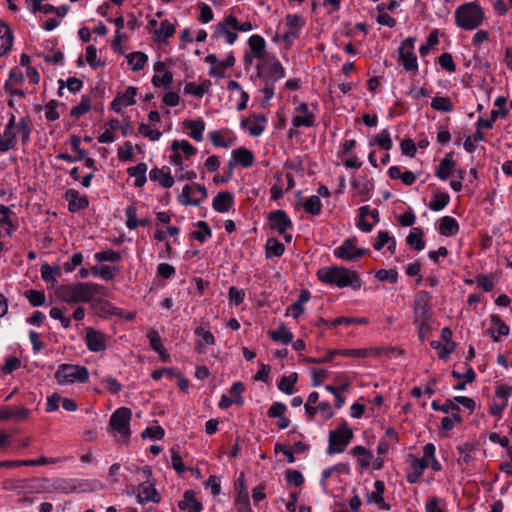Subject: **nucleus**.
Returning a JSON list of instances; mask_svg holds the SVG:
<instances>
[{
	"mask_svg": "<svg viewBox=\"0 0 512 512\" xmlns=\"http://www.w3.org/2000/svg\"><path fill=\"white\" fill-rule=\"evenodd\" d=\"M103 287L91 282H76L58 285L55 288L56 297L67 304L91 302L96 296H101Z\"/></svg>",
	"mask_w": 512,
	"mask_h": 512,
	"instance_id": "f257e3e1",
	"label": "nucleus"
},
{
	"mask_svg": "<svg viewBox=\"0 0 512 512\" xmlns=\"http://www.w3.org/2000/svg\"><path fill=\"white\" fill-rule=\"evenodd\" d=\"M317 278L325 284L335 285L338 288L351 286L357 290L362 285V281L355 271L342 266L323 267L317 271Z\"/></svg>",
	"mask_w": 512,
	"mask_h": 512,
	"instance_id": "f03ea898",
	"label": "nucleus"
},
{
	"mask_svg": "<svg viewBox=\"0 0 512 512\" xmlns=\"http://www.w3.org/2000/svg\"><path fill=\"white\" fill-rule=\"evenodd\" d=\"M484 20V11L477 2H468L455 10L457 26L465 30L478 28Z\"/></svg>",
	"mask_w": 512,
	"mask_h": 512,
	"instance_id": "7ed1b4c3",
	"label": "nucleus"
},
{
	"mask_svg": "<svg viewBox=\"0 0 512 512\" xmlns=\"http://www.w3.org/2000/svg\"><path fill=\"white\" fill-rule=\"evenodd\" d=\"M431 294L427 291H419L413 301L414 322L418 324L420 332L428 327L427 321L432 314Z\"/></svg>",
	"mask_w": 512,
	"mask_h": 512,
	"instance_id": "20e7f679",
	"label": "nucleus"
},
{
	"mask_svg": "<svg viewBox=\"0 0 512 512\" xmlns=\"http://www.w3.org/2000/svg\"><path fill=\"white\" fill-rule=\"evenodd\" d=\"M89 378L88 369L84 366L61 364L55 372V379L58 384L84 383Z\"/></svg>",
	"mask_w": 512,
	"mask_h": 512,
	"instance_id": "39448f33",
	"label": "nucleus"
},
{
	"mask_svg": "<svg viewBox=\"0 0 512 512\" xmlns=\"http://www.w3.org/2000/svg\"><path fill=\"white\" fill-rule=\"evenodd\" d=\"M132 412L127 407H120L116 409L109 421V427L115 435L121 437L122 439H128L131 431H130V420H131Z\"/></svg>",
	"mask_w": 512,
	"mask_h": 512,
	"instance_id": "423d86ee",
	"label": "nucleus"
},
{
	"mask_svg": "<svg viewBox=\"0 0 512 512\" xmlns=\"http://www.w3.org/2000/svg\"><path fill=\"white\" fill-rule=\"evenodd\" d=\"M353 438V432L346 424L336 430H332L329 433L327 454L333 455L336 453H342L351 442Z\"/></svg>",
	"mask_w": 512,
	"mask_h": 512,
	"instance_id": "0eeeda50",
	"label": "nucleus"
},
{
	"mask_svg": "<svg viewBox=\"0 0 512 512\" xmlns=\"http://www.w3.org/2000/svg\"><path fill=\"white\" fill-rule=\"evenodd\" d=\"M369 253L370 251L368 249L357 247L356 237L345 239L343 243L333 251L335 257L344 261H356Z\"/></svg>",
	"mask_w": 512,
	"mask_h": 512,
	"instance_id": "6e6552de",
	"label": "nucleus"
},
{
	"mask_svg": "<svg viewBox=\"0 0 512 512\" xmlns=\"http://www.w3.org/2000/svg\"><path fill=\"white\" fill-rule=\"evenodd\" d=\"M286 30L283 34V40L287 45H291L292 41L299 37L305 20L297 14H288L285 17Z\"/></svg>",
	"mask_w": 512,
	"mask_h": 512,
	"instance_id": "1a4fd4ad",
	"label": "nucleus"
},
{
	"mask_svg": "<svg viewBox=\"0 0 512 512\" xmlns=\"http://www.w3.org/2000/svg\"><path fill=\"white\" fill-rule=\"evenodd\" d=\"M235 490L237 493L236 496V505H237V511L238 512H252V509L250 507L249 503V494L247 491V487L244 482V473H241L236 484H235Z\"/></svg>",
	"mask_w": 512,
	"mask_h": 512,
	"instance_id": "9d476101",
	"label": "nucleus"
},
{
	"mask_svg": "<svg viewBox=\"0 0 512 512\" xmlns=\"http://www.w3.org/2000/svg\"><path fill=\"white\" fill-rule=\"evenodd\" d=\"M296 112L298 114L292 118V125L294 128L301 126L313 127L315 125V115L309 111L307 103H300L296 107Z\"/></svg>",
	"mask_w": 512,
	"mask_h": 512,
	"instance_id": "9b49d317",
	"label": "nucleus"
},
{
	"mask_svg": "<svg viewBox=\"0 0 512 512\" xmlns=\"http://www.w3.org/2000/svg\"><path fill=\"white\" fill-rule=\"evenodd\" d=\"M268 220L270 227L276 230L280 235L284 234L292 227V222L284 210L271 212L268 216Z\"/></svg>",
	"mask_w": 512,
	"mask_h": 512,
	"instance_id": "f8f14e48",
	"label": "nucleus"
},
{
	"mask_svg": "<svg viewBox=\"0 0 512 512\" xmlns=\"http://www.w3.org/2000/svg\"><path fill=\"white\" fill-rule=\"evenodd\" d=\"M85 342L91 352H102L106 349V335L93 328L86 330Z\"/></svg>",
	"mask_w": 512,
	"mask_h": 512,
	"instance_id": "ddd939ff",
	"label": "nucleus"
},
{
	"mask_svg": "<svg viewBox=\"0 0 512 512\" xmlns=\"http://www.w3.org/2000/svg\"><path fill=\"white\" fill-rule=\"evenodd\" d=\"M30 416V411L23 407L4 406L0 408V421H24Z\"/></svg>",
	"mask_w": 512,
	"mask_h": 512,
	"instance_id": "4468645a",
	"label": "nucleus"
},
{
	"mask_svg": "<svg viewBox=\"0 0 512 512\" xmlns=\"http://www.w3.org/2000/svg\"><path fill=\"white\" fill-rule=\"evenodd\" d=\"M16 118L15 115H11L4 133H3V143H2V152H7L9 150H12L16 146Z\"/></svg>",
	"mask_w": 512,
	"mask_h": 512,
	"instance_id": "2eb2a0df",
	"label": "nucleus"
},
{
	"mask_svg": "<svg viewBox=\"0 0 512 512\" xmlns=\"http://www.w3.org/2000/svg\"><path fill=\"white\" fill-rule=\"evenodd\" d=\"M222 36H225L227 43L230 45H232L238 37L236 31L232 28V25L228 24V16L215 26L212 34V37L216 39Z\"/></svg>",
	"mask_w": 512,
	"mask_h": 512,
	"instance_id": "dca6fc26",
	"label": "nucleus"
},
{
	"mask_svg": "<svg viewBox=\"0 0 512 512\" xmlns=\"http://www.w3.org/2000/svg\"><path fill=\"white\" fill-rule=\"evenodd\" d=\"M234 203V196L231 192L222 191L219 192L213 199V209L219 213L228 212Z\"/></svg>",
	"mask_w": 512,
	"mask_h": 512,
	"instance_id": "f3484780",
	"label": "nucleus"
},
{
	"mask_svg": "<svg viewBox=\"0 0 512 512\" xmlns=\"http://www.w3.org/2000/svg\"><path fill=\"white\" fill-rule=\"evenodd\" d=\"M138 502L141 504L147 503V502H159L160 496L157 493L156 489L154 488V485L148 482L141 483L138 486V495H137Z\"/></svg>",
	"mask_w": 512,
	"mask_h": 512,
	"instance_id": "a211bd4d",
	"label": "nucleus"
},
{
	"mask_svg": "<svg viewBox=\"0 0 512 512\" xmlns=\"http://www.w3.org/2000/svg\"><path fill=\"white\" fill-rule=\"evenodd\" d=\"M65 199L68 202L70 212H77L88 207L89 202L86 197H80L79 192L74 189H68L65 192Z\"/></svg>",
	"mask_w": 512,
	"mask_h": 512,
	"instance_id": "6ab92c4d",
	"label": "nucleus"
},
{
	"mask_svg": "<svg viewBox=\"0 0 512 512\" xmlns=\"http://www.w3.org/2000/svg\"><path fill=\"white\" fill-rule=\"evenodd\" d=\"M149 177L152 181L158 182L164 188H170L174 184V179L170 173L169 167H162L161 169L154 168L149 172Z\"/></svg>",
	"mask_w": 512,
	"mask_h": 512,
	"instance_id": "aec40b11",
	"label": "nucleus"
},
{
	"mask_svg": "<svg viewBox=\"0 0 512 512\" xmlns=\"http://www.w3.org/2000/svg\"><path fill=\"white\" fill-rule=\"evenodd\" d=\"M490 322L491 328L488 329V333L495 342L499 341L500 336H506L509 334V327L497 314H492L490 316Z\"/></svg>",
	"mask_w": 512,
	"mask_h": 512,
	"instance_id": "412c9836",
	"label": "nucleus"
},
{
	"mask_svg": "<svg viewBox=\"0 0 512 512\" xmlns=\"http://www.w3.org/2000/svg\"><path fill=\"white\" fill-rule=\"evenodd\" d=\"M13 41L12 30L0 20V57L6 55L12 49Z\"/></svg>",
	"mask_w": 512,
	"mask_h": 512,
	"instance_id": "4be33fe9",
	"label": "nucleus"
},
{
	"mask_svg": "<svg viewBox=\"0 0 512 512\" xmlns=\"http://www.w3.org/2000/svg\"><path fill=\"white\" fill-rule=\"evenodd\" d=\"M178 507L189 512H200L203 509L201 502L196 499L195 493L192 490L184 492L183 500L178 503Z\"/></svg>",
	"mask_w": 512,
	"mask_h": 512,
	"instance_id": "5701e85b",
	"label": "nucleus"
},
{
	"mask_svg": "<svg viewBox=\"0 0 512 512\" xmlns=\"http://www.w3.org/2000/svg\"><path fill=\"white\" fill-rule=\"evenodd\" d=\"M266 119L263 115L254 116L253 119L246 118L242 121V126L247 128L252 136H260L265 130Z\"/></svg>",
	"mask_w": 512,
	"mask_h": 512,
	"instance_id": "b1692460",
	"label": "nucleus"
},
{
	"mask_svg": "<svg viewBox=\"0 0 512 512\" xmlns=\"http://www.w3.org/2000/svg\"><path fill=\"white\" fill-rule=\"evenodd\" d=\"M41 278L44 282L51 284L52 287L58 283V278L61 276V269L59 266H52L48 263H44L40 268Z\"/></svg>",
	"mask_w": 512,
	"mask_h": 512,
	"instance_id": "393cba45",
	"label": "nucleus"
},
{
	"mask_svg": "<svg viewBox=\"0 0 512 512\" xmlns=\"http://www.w3.org/2000/svg\"><path fill=\"white\" fill-rule=\"evenodd\" d=\"M184 129L190 130L189 136L195 141L203 140V131L205 129V123L202 119L198 120H185L183 122Z\"/></svg>",
	"mask_w": 512,
	"mask_h": 512,
	"instance_id": "a878e982",
	"label": "nucleus"
},
{
	"mask_svg": "<svg viewBox=\"0 0 512 512\" xmlns=\"http://www.w3.org/2000/svg\"><path fill=\"white\" fill-rule=\"evenodd\" d=\"M438 230L443 236H453L459 231V225L455 218L444 216L439 220Z\"/></svg>",
	"mask_w": 512,
	"mask_h": 512,
	"instance_id": "bb28decb",
	"label": "nucleus"
},
{
	"mask_svg": "<svg viewBox=\"0 0 512 512\" xmlns=\"http://www.w3.org/2000/svg\"><path fill=\"white\" fill-rule=\"evenodd\" d=\"M428 467L426 460L421 458H412L411 468L412 472L407 475V481L411 484L418 482L423 472Z\"/></svg>",
	"mask_w": 512,
	"mask_h": 512,
	"instance_id": "cd10ccee",
	"label": "nucleus"
},
{
	"mask_svg": "<svg viewBox=\"0 0 512 512\" xmlns=\"http://www.w3.org/2000/svg\"><path fill=\"white\" fill-rule=\"evenodd\" d=\"M381 353H382V349H378V348L338 350V355H342L345 357H358V358H366L368 356H380Z\"/></svg>",
	"mask_w": 512,
	"mask_h": 512,
	"instance_id": "c85d7f7f",
	"label": "nucleus"
},
{
	"mask_svg": "<svg viewBox=\"0 0 512 512\" xmlns=\"http://www.w3.org/2000/svg\"><path fill=\"white\" fill-rule=\"evenodd\" d=\"M175 33V26L168 19L161 22L160 28L154 32V39L158 42L166 43Z\"/></svg>",
	"mask_w": 512,
	"mask_h": 512,
	"instance_id": "c756f323",
	"label": "nucleus"
},
{
	"mask_svg": "<svg viewBox=\"0 0 512 512\" xmlns=\"http://www.w3.org/2000/svg\"><path fill=\"white\" fill-rule=\"evenodd\" d=\"M248 45H249L251 54H253V57H255L257 59H263L265 48H266V42L262 36L252 35L248 39Z\"/></svg>",
	"mask_w": 512,
	"mask_h": 512,
	"instance_id": "7c9ffc66",
	"label": "nucleus"
},
{
	"mask_svg": "<svg viewBox=\"0 0 512 512\" xmlns=\"http://www.w3.org/2000/svg\"><path fill=\"white\" fill-rule=\"evenodd\" d=\"M270 338L275 342H281L284 345L289 344L293 340L292 332L281 323L277 330L268 331Z\"/></svg>",
	"mask_w": 512,
	"mask_h": 512,
	"instance_id": "2f4dec72",
	"label": "nucleus"
},
{
	"mask_svg": "<svg viewBox=\"0 0 512 512\" xmlns=\"http://www.w3.org/2000/svg\"><path fill=\"white\" fill-rule=\"evenodd\" d=\"M375 491L368 494V502H375L376 504L380 505L383 509L389 510L390 507L387 505L384 501L383 494L385 491V485L384 482L381 480H377L374 483Z\"/></svg>",
	"mask_w": 512,
	"mask_h": 512,
	"instance_id": "473e14b6",
	"label": "nucleus"
},
{
	"mask_svg": "<svg viewBox=\"0 0 512 512\" xmlns=\"http://www.w3.org/2000/svg\"><path fill=\"white\" fill-rule=\"evenodd\" d=\"M264 70L274 81L285 76V70L281 63L274 58L266 60L264 63Z\"/></svg>",
	"mask_w": 512,
	"mask_h": 512,
	"instance_id": "72a5a7b5",
	"label": "nucleus"
},
{
	"mask_svg": "<svg viewBox=\"0 0 512 512\" xmlns=\"http://www.w3.org/2000/svg\"><path fill=\"white\" fill-rule=\"evenodd\" d=\"M128 174L131 177L135 178L134 185L136 187H142L147 181L146 178V172H147V165L145 163H139L136 166L129 167L127 169Z\"/></svg>",
	"mask_w": 512,
	"mask_h": 512,
	"instance_id": "f704fd0d",
	"label": "nucleus"
},
{
	"mask_svg": "<svg viewBox=\"0 0 512 512\" xmlns=\"http://www.w3.org/2000/svg\"><path fill=\"white\" fill-rule=\"evenodd\" d=\"M234 160L245 168H248L254 163L253 153L246 148H238L232 151Z\"/></svg>",
	"mask_w": 512,
	"mask_h": 512,
	"instance_id": "c9c22d12",
	"label": "nucleus"
},
{
	"mask_svg": "<svg viewBox=\"0 0 512 512\" xmlns=\"http://www.w3.org/2000/svg\"><path fill=\"white\" fill-rule=\"evenodd\" d=\"M423 234L424 233L421 228H412V230L410 231L409 235L406 238L407 244L417 251L423 250L425 248Z\"/></svg>",
	"mask_w": 512,
	"mask_h": 512,
	"instance_id": "e433bc0d",
	"label": "nucleus"
},
{
	"mask_svg": "<svg viewBox=\"0 0 512 512\" xmlns=\"http://www.w3.org/2000/svg\"><path fill=\"white\" fill-rule=\"evenodd\" d=\"M454 167L455 162L452 160L450 155H447L444 159L440 161L439 167L436 170L435 175L441 180H446L449 177H451Z\"/></svg>",
	"mask_w": 512,
	"mask_h": 512,
	"instance_id": "4c0bfd02",
	"label": "nucleus"
},
{
	"mask_svg": "<svg viewBox=\"0 0 512 512\" xmlns=\"http://www.w3.org/2000/svg\"><path fill=\"white\" fill-rule=\"evenodd\" d=\"M310 299V293L307 290H302L299 298L289 308L288 312H291L294 318H298L304 312V304Z\"/></svg>",
	"mask_w": 512,
	"mask_h": 512,
	"instance_id": "58836bf2",
	"label": "nucleus"
},
{
	"mask_svg": "<svg viewBox=\"0 0 512 512\" xmlns=\"http://www.w3.org/2000/svg\"><path fill=\"white\" fill-rule=\"evenodd\" d=\"M399 58L406 71L418 70L417 57L413 51H399Z\"/></svg>",
	"mask_w": 512,
	"mask_h": 512,
	"instance_id": "ea45409f",
	"label": "nucleus"
},
{
	"mask_svg": "<svg viewBox=\"0 0 512 512\" xmlns=\"http://www.w3.org/2000/svg\"><path fill=\"white\" fill-rule=\"evenodd\" d=\"M285 251L284 245L276 238H269L266 242V258L280 257Z\"/></svg>",
	"mask_w": 512,
	"mask_h": 512,
	"instance_id": "a19ab883",
	"label": "nucleus"
},
{
	"mask_svg": "<svg viewBox=\"0 0 512 512\" xmlns=\"http://www.w3.org/2000/svg\"><path fill=\"white\" fill-rule=\"evenodd\" d=\"M171 150L173 152L181 151L185 158H189L196 154L197 149L190 144L187 140H174L171 144Z\"/></svg>",
	"mask_w": 512,
	"mask_h": 512,
	"instance_id": "79ce46f5",
	"label": "nucleus"
},
{
	"mask_svg": "<svg viewBox=\"0 0 512 512\" xmlns=\"http://www.w3.org/2000/svg\"><path fill=\"white\" fill-rule=\"evenodd\" d=\"M431 107L440 112H452L454 105L449 97L435 96L431 100Z\"/></svg>",
	"mask_w": 512,
	"mask_h": 512,
	"instance_id": "37998d69",
	"label": "nucleus"
},
{
	"mask_svg": "<svg viewBox=\"0 0 512 512\" xmlns=\"http://www.w3.org/2000/svg\"><path fill=\"white\" fill-rule=\"evenodd\" d=\"M148 57L143 52H132L127 55V61L132 66L134 71H139L144 68Z\"/></svg>",
	"mask_w": 512,
	"mask_h": 512,
	"instance_id": "c03bdc74",
	"label": "nucleus"
},
{
	"mask_svg": "<svg viewBox=\"0 0 512 512\" xmlns=\"http://www.w3.org/2000/svg\"><path fill=\"white\" fill-rule=\"evenodd\" d=\"M450 201V196L445 192H437L433 196V200L429 203V208L433 211H440L445 208Z\"/></svg>",
	"mask_w": 512,
	"mask_h": 512,
	"instance_id": "a18cd8bd",
	"label": "nucleus"
},
{
	"mask_svg": "<svg viewBox=\"0 0 512 512\" xmlns=\"http://www.w3.org/2000/svg\"><path fill=\"white\" fill-rule=\"evenodd\" d=\"M193 192L194 187L192 185H185L179 195V202L182 205L198 206L201 202V199L191 198Z\"/></svg>",
	"mask_w": 512,
	"mask_h": 512,
	"instance_id": "49530a36",
	"label": "nucleus"
},
{
	"mask_svg": "<svg viewBox=\"0 0 512 512\" xmlns=\"http://www.w3.org/2000/svg\"><path fill=\"white\" fill-rule=\"evenodd\" d=\"M297 373H292L288 376H284L282 377V379L280 380L279 384H278V388L288 394V395H291L293 392H294V385L295 383L297 382Z\"/></svg>",
	"mask_w": 512,
	"mask_h": 512,
	"instance_id": "de8ad7c7",
	"label": "nucleus"
},
{
	"mask_svg": "<svg viewBox=\"0 0 512 512\" xmlns=\"http://www.w3.org/2000/svg\"><path fill=\"white\" fill-rule=\"evenodd\" d=\"M373 144L378 145L380 148L388 151L393 147V142L390 137L389 131L384 129L379 134H377L373 139Z\"/></svg>",
	"mask_w": 512,
	"mask_h": 512,
	"instance_id": "09e8293b",
	"label": "nucleus"
},
{
	"mask_svg": "<svg viewBox=\"0 0 512 512\" xmlns=\"http://www.w3.org/2000/svg\"><path fill=\"white\" fill-rule=\"evenodd\" d=\"M94 257L98 262H118L121 259V254L118 251L108 249L95 253Z\"/></svg>",
	"mask_w": 512,
	"mask_h": 512,
	"instance_id": "8fccbe9b",
	"label": "nucleus"
},
{
	"mask_svg": "<svg viewBox=\"0 0 512 512\" xmlns=\"http://www.w3.org/2000/svg\"><path fill=\"white\" fill-rule=\"evenodd\" d=\"M321 201L316 195L310 196L303 204L306 212L312 215H318L321 212Z\"/></svg>",
	"mask_w": 512,
	"mask_h": 512,
	"instance_id": "3c124183",
	"label": "nucleus"
},
{
	"mask_svg": "<svg viewBox=\"0 0 512 512\" xmlns=\"http://www.w3.org/2000/svg\"><path fill=\"white\" fill-rule=\"evenodd\" d=\"M91 109V100L88 97H82L81 102L74 106L71 111L70 115L73 117H80L87 112H89Z\"/></svg>",
	"mask_w": 512,
	"mask_h": 512,
	"instance_id": "603ef678",
	"label": "nucleus"
},
{
	"mask_svg": "<svg viewBox=\"0 0 512 512\" xmlns=\"http://www.w3.org/2000/svg\"><path fill=\"white\" fill-rule=\"evenodd\" d=\"M25 296L33 307H38L45 303V294L42 291L30 289L25 292Z\"/></svg>",
	"mask_w": 512,
	"mask_h": 512,
	"instance_id": "864d4df0",
	"label": "nucleus"
},
{
	"mask_svg": "<svg viewBox=\"0 0 512 512\" xmlns=\"http://www.w3.org/2000/svg\"><path fill=\"white\" fill-rule=\"evenodd\" d=\"M172 81H173V74L170 71H164V73H162V75L156 74L152 77V84L155 87L167 88L168 86H170Z\"/></svg>",
	"mask_w": 512,
	"mask_h": 512,
	"instance_id": "5fc2aeb1",
	"label": "nucleus"
},
{
	"mask_svg": "<svg viewBox=\"0 0 512 512\" xmlns=\"http://www.w3.org/2000/svg\"><path fill=\"white\" fill-rule=\"evenodd\" d=\"M484 140V133L479 129L476 130L473 136H469L464 141V149L472 153L476 150V143Z\"/></svg>",
	"mask_w": 512,
	"mask_h": 512,
	"instance_id": "6e6d98bb",
	"label": "nucleus"
},
{
	"mask_svg": "<svg viewBox=\"0 0 512 512\" xmlns=\"http://www.w3.org/2000/svg\"><path fill=\"white\" fill-rule=\"evenodd\" d=\"M126 226L128 229L133 230L138 227L137 209L134 205H129L125 209Z\"/></svg>",
	"mask_w": 512,
	"mask_h": 512,
	"instance_id": "4d7b16f0",
	"label": "nucleus"
},
{
	"mask_svg": "<svg viewBox=\"0 0 512 512\" xmlns=\"http://www.w3.org/2000/svg\"><path fill=\"white\" fill-rule=\"evenodd\" d=\"M10 214H11V209L3 204H0V225L8 226L5 229V233L7 236H11L12 222L9 217Z\"/></svg>",
	"mask_w": 512,
	"mask_h": 512,
	"instance_id": "13d9d810",
	"label": "nucleus"
},
{
	"mask_svg": "<svg viewBox=\"0 0 512 512\" xmlns=\"http://www.w3.org/2000/svg\"><path fill=\"white\" fill-rule=\"evenodd\" d=\"M197 227L200 228V230L193 232L192 236L202 243L207 237L211 236V229L208 224L202 220L197 222Z\"/></svg>",
	"mask_w": 512,
	"mask_h": 512,
	"instance_id": "bf43d9fd",
	"label": "nucleus"
},
{
	"mask_svg": "<svg viewBox=\"0 0 512 512\" xmlns=\"http://www.w3.org/2000/svg\"><path fill=\"white\" fill-rule=\"evenodd\" d=\"M138 131L144 137H148L152 141L160 139L162 133L159 130H153L148 124L141 123L138 127Z\"/></svg>",
	"mask_w": 512,
	"mask_h": 512,
	"instance_id": "052dcab7",
	"label": "nucleus"
},
{
	"mask_svg": "<svg viewBox=\"0 0 512 512\" xmlns=\"http://www.w3.org/2000/svg\"><path fill=\"white\" fill-rule=\"evenodd\" d=\"M164 429L161 426L147 427L142 433V438H151L160 440L164 437Z\"/></svg>",
	"mask_w": 512,
	"mask_h": 512,
	"instance_id": "680f3d73",
	"label": "nucleus"
},
{
	"mask_svg": "<svg viewBox=\"0 0 512 512\" xmlns=\"http://www.w3.org/2000/svg\"><path fill=\"white\" fill-rule=\"evenodd\" d=\"M19 135L21 141L26 143L30 137V128L28 126V122L25 118H21L16 126V135Z\"/></svg>",
	"mask_w": 512,
	"mask_h": 512,
	"instance_id": "e2e57ef3",
	"label": "nucleus"
},
{
	"mask_svg": "<svg viewBox=\"0 0 512 512\" xmlns=\"http://www.w3.org/2000/svg\"><path fill=\"white\" fill-rule=\"evenodd\" d=\"M375 277L379 281H389L390 283H396L398 279V273L395 270L380 269L376 272Z\"/></svg>",
	"mask_w": 512,
	"mask_h": 512,
	"instance_id": "0e129e2a",
	"label": "nucleus"
},
{
	"mask_svg": "<svg viewBox=\"0 0 512 512\" xmlns=\"http://www.w3.org/2000/svg\"><path fill=\"white\" fill-rule=\"evenodd\" d=\"M91 273L93 275L100 276L103 280H106V281H110L114 278V272H113L112 268L109 266H102V267L94 266L91 269Z\"/></svg>",
	"mask_w": 512,
	"mask_h": 512,
	"instance_id": "69168bd1",
	"label": "nucleus"
},
{
	"mask_svg": "<svg viewBox=\"0 0 512 512\" xmlns=\"http://www.w3.org/2000/svg\"><path fill=\"white\" fill-rule=\"evenodd\" d=\"M285 478L288 484L294 485L296 487L301 486L304 482L303 475L297 470H287Z\"/></svg>",
	"mask_w": 512,
	"mask_h": 512,
	"instance_id": "338daca9",
	"label": "nucleus"
},
{
	"mask_svg": "<svg viewBox=\"0 0 512 512\" xmlns=\"http://www.w3.org/2000/svg\"><path fill=\"white\" fill-rule=\"evenodd\" d=\"M439 64L444 70L448 72H455L456 70V65L454 63L453 57L449 53H442L439 56Z\"/></svg>",
	"mask_w": 512,
	"mask_h": 512,
	"instance_id": "774afa93",
	"label": "nucleus"
}]
</instances>
